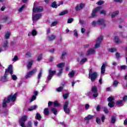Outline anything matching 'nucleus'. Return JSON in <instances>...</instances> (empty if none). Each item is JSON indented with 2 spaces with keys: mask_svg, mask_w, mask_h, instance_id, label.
Here are the masks:
<instances>
[{
  "mask_svg": "<svg viewBox=\"0 0 127 127\" xmlns=\"http://www.w3.org/2000/svg\"><path fill=\"white\" fill-rule=\"evenodd\" d=\"M16 97H17V93H15L13 95L10 94L8 96L7 98H5L3 100L2 107L3 108H6V103H8L10 102H14L16 100Z\"/></svg>",
  "mask_w": 127,
  "mask_h": 127,
  "instance_id": "obj_1",
  "label": "nucleus"
},
{
  "mask_svg": "<svg viewBox=\"0 0 127 127\" xmlns=\"http://www.w3.org/2000/svg\"><path fill=\"white\" fill-rule=\"evenodd\" d=\"M98 77V72H93V69L91 68L89 70V79H90L91 82H95L96 79Z\"/></svg>",
  "mask_w": 127,
  "mask_h": 127,
  "instance_id": "obj_2",
  "label": "nucleus"
},
{
  "mask_svg": "<svg viewBox=\"0 0 127 127\" xmlns=\"http://www.w3.org/2000/svg\"><path fill=\"white\" fill-rule=\"evenodd\" d=\"M10 74L12 80L15 81V80L17 79V77L16 75L13 74V70H12V65L10 64L8 66V69H6L5 70V74Z\"/></svg>",
  "mask_w": 127,
  "mask_h": 127,
  "instance_id": "obj_3",
  "label": "nucleus"
},
{
  "mask_svg": "<svg viewBox=\"0 0 127 127\" xmlns=\"http://www.w3.org/2000/svg\"><path fill=\"white\" fill-rule=\"evenodd\" d=\"M92 25L96 26V25H102L103 27L106 26L105 24V20L104 19H99L97 21H94L92 22Z\"/></svg>",
  "mask_w": 127,
  "mask_h": 127,
  "instance_id": "obj_4",
  "label": "nucleus"
},
{
  "mask_svg": "<svg viewBox=\"0 0 127 127\" xmlns=\"http://www.w3.org/2000/svg\"><path fill=\"white\" fill-rule=\"evenodd\" d=\"M26 120H27V116L25 115L23 116L19 120V124L22 127H25V122H26Z\"/></svg>",
  "mask_w": 127,
  "mask_h": 127,
  "instance_id": "obj_5",
  "label": "nucleus"
},
{
  "mask_svg": "<svg viewBox=\"0 0 127 127\" xmlns=\"http://www.w3.org/2000/svg\"><path fill=\"white\" fill-rule=\"evenodd\" d=\"M48 81H50L51 79H52V77L55 75V73H56V71L55 70H52L51 69H49L48 70Z\"/></svg>",
  "mask_w": 127,
  "mask_h": 127,
  "instance_id": "obj_6",
  "label": "nucleus"
},
{
  "mask_svg": "<svg viewBox=\"0 0 127 127\" xmlns=\"http://www.w3.org/2000/svg\"><path fill=\"white\" fill-rule=\"evenodd\" d=\"M36 72H37V69L34 68L31 71L27 72V75L25 76V79H28V78H30V77H31V76L33 75H34Z\"/></svg>",
  "mask_w": 127,
  "mask_h": 127,
  "instance_id": "obj_7",
  "label": "nucleus"
},
{
  "mask_svg": "<svg viewBox=\"0 0 127 127\" xmlns=\"http://www.w3.org/2000/svg\"><path fill=\"white\" fill-rule=\"evenodd\" d=\"M108 102H110L108 103V106H109L110 108H114L115 107V102H114V97H109L107 99Z\"/></svg>",
  "mask_w": 127,
  "mask_h": 127,
  "instance_id": "obj_8",
  "label": "nucleus"
},
{
  "mask_svg": "<svg viewBox=\"0 0 127 127\" xmlns=\"http://www.w3.org/2000/svg\"><path fill=\"white\" fill-rule=\"evenodd\" d=\"M68 105H69V102L66 101L64 105V111L66 114L70 113V109L68 108Z\"/></svg>",
  "mask_w": 127,
  "mask_h": 127,
  "instance_id": "obj_9",
  "label": "nucleus"
},
{
  "mask_svg": "<svg viewBox=\"0 0 127 127\" xmlns=\"http://www.w3.org/2000/svg\"><path fill=\"white\" fill-rule=\"evenodd\" d=\"M33 12H42L43 11V7L39 6V7H33Z\"/></svg>",
  "mask_w": 127,
  "mask_h": 127,
  "instance_id": "obj_10",
  "label": "nucleus"
},
{
  "mask_svg": "<svg viewBox=\"0 0 127 127\" xmlns=\"http://www.w3.org/2000/svg\"><path fill=\"white\" fill-rule=\"evenodd\" d=\"M101 8H102V7H101V6H98V7L94 8V9L93 10V12L91 14V15H92V17H95V16H96L97 15V13Z\"/></svg>",
  "mask_w": 127,
  "mask_h": 127,
  "instance_id": "obj_11",
  "label": "nucleus"
},
{
  "mask_svg": "<svg viewBox=\"0 0 127 127\" xmlns=\"http://www.w3.org/2000/svg\"><path fill=\"white\" fill-rule=\"evenodd\" d=\"M41 16H42L41 14H36L34 15V13H33L32 19L33 21L38 20V19H40Z\"/></svg>",
  "mask_w": 127,
  "mask_h": 127,
  "instance_id": "obj_12",
  "label": "nucleus"
},
{
  "mask_svg": "<svg viewBox=\"0 0 127 127\" xmlns=\"http://www.w3.org/2000/svg\"><path fill=\"white\" fill-rule=\"evenodd\" d=\"M84 7H85V4L80 3L75 7V10H76V11H79V10H81V9H83V8H84Z\"/></svg>",
  "mask_w": 127,
  "mask_h": 127,
  "instance_id": "obj_13",
  "label": "nucleus"
},
{
  "mask_svg": "<svg viewBox=\"0 0 127 127\" xmlns=\"http://www.w3.org/2000/svg\"><path fill=\"white\" fill-rule=\"evenodd\" d=\"M96 52V50L94 49H90L86 52V56H89V55H93Z\"/></svg>",
  "mask_w": 127,
  "mask_h": 127,
  "instance_id": "obj_14",
  "label": "nucleus"
},
{
  "mask_svg": "<svg viewBox=\"0 0 127 127\" xmlns=\"http://www.w3.org/2000/svg\"><path fill=\"white\" fill-rule=\"evenodd\" d=\"M106 67H107V63H103V64L101 68V73L105 74V72H106Z\"/></svg>",
  "mask_w": 127,
  "mask_h": 127,
  "instance_id": "obj_15",
  "label": "nucleus"
},
{
  "mask_svg": "<svg viewBox=\"0 0 127 127\" xmlns=\"http://www.w3.org/2000/svg\"><path fill=\"white\" fill-rule=\"evenodd\" d=\"M2 47L4 49V50H6L7 48H8V41L6 40L4 41L2 45Z\"/></svg>",
  "mask_w": 127,
  "mask_h": 127,
  "instance_id": "obj_16",
  "label": "nucleus"
},
{
  "mask_svg": "<svg viewBox=\"0 0 127 127\" xmlns=\"http://www.w3.org/2000/svg\"><path fill=\"white\" fill-rule=\"evenodd\" d=\"M93 118H94V116L88 115L87 116L84 118V120L85 121H90L91 120H93Z\"/></svg>",
  "mask_w": 127,
  "mask_h": 127,
  "instance_id": "obj_17",
  "label": "nucleus"
},
{
  "mask_svg": "<svg viewBox=\"0 0 127 127\" xmlns=\"http://www.w3.org/2000/svg\"><path fill=\"white\" fill-rule=\"evenodd\" d=\"M7 75H8V74H5L3 77L1 78V81L2 82H6L7 81V79L6 78Z\"/></svg>",
  "mask_w": 127,
  "mask_h": 127,
  "instance_id": "obj_18",
  "label": "nucleus"
},
{
  "mask_svg": "<svg viewBox=\"0 0 127 127\" xmlns=\"http://www.w3.org/2000/svg\"><path fill=\"white\" fill-rule=\"evenodd\" d=\"M56 38L55 35H51V36L48 37V40L49 41H52L54 40Z\"/></svg>",
  "mask_w": 127,
  "mask_h": 127,
  "instance_id": "obj_19",
  "label": "nucleus"
},
{
  "mask_svg": "<svg viewBox=\"0 0 127 127\" xmlns=\"http://www.w3.org/2000/svg\"><path fill=\"white\" fill-rule=\"evenodd\" d=\"M114 41L115 43H122V41L120 40V38L118 37H114Z\"/></svg>",
  "mask_w": 127,
  "mask_h": 127,
  "instance_id": "obj_20",
  "label": "nucleus"
},
{
  "mask_svg": "<svg viewBox=\"0 0 127 127\" xmlns=\"http://www.w3.org/2000/svg\"><path fill=\"white\" fill-rule=\"evenodd\" d=\"M44 115H46V116H49L50 115V112H49V109L48 108H45L44 110Z\"/></svg>",
  "mask_w": 127,
  "mask_h": 127,
  "instance_id": "obj_21",
  "label": "nucleus"
},
{
  "mask_svg": "<svg viewBox=\"0 0 127 127\" xmlns=\"http://www.w3.org/2000/svg\"><path fill=\"white\" fill-rule=\"evenodd\" d=\"M10 34H11V33L10 32H7L5 34V36H4V38L5 39H9V37L10 36Z\"/></svg>",
  "mask_w": 127,
  "mask_h": 127,
  "instance_id": "obj_22",
  "label": "nucleus"
},
{
  "mask_svg": "<svg viewBox=\"0 0 127 127\" xmlns=\"http://www.w3.org/2000/svg\"><path fill=\"white\" fill-rule=\"evenodd\" d=\"M35 119H36V120H37L38 121H41V115H40V114L37 113L36 116L35 117Z\"/></svg>",
  "mask_w": 127,
  "mask_h": 127,
  "instance_id": "obj_23",
  "label": "nucleus"
},
{
  "mask_svg": "<svg viewBox=\"0 0 127 127\" xmlns=\"http://www.w3.org/2000/svg\"><path fill=\"white\" fill-rule=\"evenodd\" d=\"M68 75L69 78H73L74 76H75V72L74 70H72L68 73Z\"/></svg>",
  "mask_w": 127,
  "mask_h": 127,
  "instance_id": "obj_24",
  "label": "nucleus"
},
{
  "mask_svg": "<svg viewBox=\"0 0 127 127\" xmlns=\"http://www.w3.org/2000/svg\"><path fill=\"white\" fill-rule=\"evenodd\" d=\"M38 107L37 105H34L30 108H28V111H34V110H36L37 108Z\"/></svg>",
  "mask_w": 127,
  "mask_h": 127,
  "instance_id": "obj_25",
  "label": "nucleus"
},
{
  "mask_svg": "<svg viewBox=\"0 0 127 127\" xmlns=\"http://www.w3.org/2000/svg\"><path fill=\"white\" fill-rule=\"evenodd\" d=\"M91 91L92 93H96L97 92H98V89L97 88L96 86H92V88L91 89Z\"/></svg>",
  "mask_w": 127,
  "mask_h": 127,
  "instance_id": "obj_26",
  "label": "nucleus"
},
{
  "mask_svg": "<svg viewBox=\"0 0 127 127\" xmlns=\"http://www.w3.org/2000/svg\"><path fill=\"white\" fill-rule=\"evenodd\" d=\"M32 64H33V61H31L28 62L27 64L28 69H30L31 68V66H32Z\"/></svg>",
  "mask_w": 127,
  "mask_h": 127,
  "instance_id": "obj_27",
  "label": "nucleus"
},
{
  "mask_svg": "<svg viewBox=\"0 0 127 127\" xmlns=\"http://www.w3.org/2000/svg\"><path fill=\"white\" fill-rule=\"evenodd\" d=\"M119 13V11H116L113 12L111 15V17H112V18H114V17H115L116 15H118Z\"/></svg>",
  "mask_w": 127,
  "mask_h": 127,
  "instance_id": "obj_28",
  "label": "nucleus"
},
{
  "mask_svg": "<svg viewBox=\"0 0 127 127\" xmlns=\"http://www.w3.org/2000/svg\"><path fill=\"white\" fill-rule=\"evenodd\" d=\"M57 66L59 68H63V67H64V66H65V63H61L59 64H57Z\"/></svg>",
  "mask_w": 127,
  "mask_h": 127,
  "instance_id": "obj_29",
  "label": "nucleus"
},
{
  "mask_svg": "<svg viewBox=\"0 0 127 127\" xmlns=\"http://www.w3.org/2000/svg\"><path fill=\"white\" fill-rule=\"evenodd\" d=\"M103 36H100L97 39V42H98L99 43H101L103 41Z\"/></svg>",
  "mask_w": 127,
  "mask_h": 127,
  "instance_id": "obj_30",
  "label": "nucleus"
},
{
  "mask_svg": "<svg viewBox=\"0 0 127 127\" xmlns=\"http://www.w3.org/2000/svg\"><path fill=\"white\" fill-rule=\"evenodd\" d=\"M116 105L117 107H122V106H123V101H117Z\"/></svg>",
  "mask_w": 127,
  "mask_h": 127,
  "instance_id": "obj_31",
  "label": "nucleus"
},
{
  "mask_svg": "<svg viewBox=\"0 0 127 127\" xmlns=\"http://www.w3.org/2000/svg\"><path fill=\"white\" fill-rule=\"evenodd\" d=\"M100 46H101V43H99L97 42L96 45L94 46V48H95V49L97 48H100Z\"/></svg>",
  "mask_w": 127,
  "mask_h": 127,
  "instance_id": "obj_32",
  "label": "nucleus"
},
{
  "mask_svg": "<svg viewBox=\"0 0 127 127\" xmlns=\"http://www.w3.org/2000/svg\"><path fill=\"white\" fill-rule=\"evenodd\" d=\"M51 6L54 8H57V4H56V2H53L51 4Z\"/></svg>",
  "mask_w": 127,
  "mask_h": 127,
  "instance_id": "obj_33",
  "label": "nucleus"
},
{
  "mask_svg": "<svg viewBox=\"0 0 127 127\" xmlns=\"http://www.w3.org/2000/svg\"><path fill=\"white\" fill-rule=\"evenodd\" d=\"M67 13H68V11L67 10H64L63 12H61L60 14L59 15L61 16V15H64L65 14H67Z\"/></svg>",
  "mask_w": 127,
  "mask_h": 127,
  "instance_id": "obj_34",
  "label": "nucleus"
},
{
  "mask_svg": "<svg viewBox=\"0 0 127 127\" xmlns=\"http://www.w3.org/2000/svg\"><path fill=\"white\" fill-rule=\"evenodd\" d=\"M118 85H119V81H118V80H114V81L113 82V87H117V86H118Z\"/></svg>",
  "mask_w": 127,
  "mask_h": 127,
  "instance_id": "obj_35",
  "label": "nucleus"
},
{
  "mask_svg": "<svg viewBox=\"0 0 127 127\" xmlns=\"http://www.w3.org/2000/svg\"><path fill=\"white\" fill-rule=\"evenodd\" d=\"M111 123L112 124H115L116 123V117L115 116H113L111 118Z\"/></svg>",
  "mask_w": 127,
  "mask_h": 127,
  "instance_id": "obj_36",
  "label": "nucleus"
},
{
  "mask_svg": "<svg viewBox=\"0 0 127 127\" xmlns=\"http://www.w3.org/2000/svg\"><path fill=\"white\" fill-rule=\"evenodd\" d=\"M87 58H84V59H82L80 62V64L82 65V64L85 63V62H86L87 61Z\"/></svg>",
  "mask_w": 127,
  "mask_h": 127,
  "instance_id": "obj_37",
  "label": "nucleus"
},
{
  "mask_svg": "<svg viewBox=\"0 0 127 127\" xmlns=\"http://www.w3.org/2000/svg\"><path fill=\"white\" fill-rule=\"evenodd\" d=\"M64 87L63 86H60L59 88L57 89V92H62L63 91Z\"/></svg>",
  "mask_w": 127,
  "mask_h": 127,
  "instance_id": "obj_38",
  "label": "nucleus"
},
{
  "mask_svg": "<svg viewBox=\"0 0 127 127\" xmlns=\"http://www.w3.org/2000/svg\"><path fill=\"white\" fill-rule=\"evenodd\" d=\"M51 111L54 115H56L57 114V109L52 108Z\"/></svg>",
  "mask_w": 127,
  "mask_h": 127,
  "instance_id": "obj_39",
  "label": "nucleus"
},
{
  "mask_svg": "<svg viewBox=\"0 0 127 127\" xmlns=\"http://www.w3.org/2000/svg\"><path fill=\"white\" fill-rule=\"evenodd\" d=\"M42 76V69H41V70H40V73L38 75V79H40Z\"/></svg>",
  "mask_w": 127,
  "mask_h": 127,
  "instance_id": "obj_40",
  "label": "nucleus"
},
{
  "mask_svg": "<svg viewBox=\"0 0 127 127\" xmlns=\"http://www.w3.org/2000/svg\"><path fill=\"white\" fill-rule=\"evenodd\" d=\"M58 24V22L57 21L53 22L51 25V27H53V26H56V25H57Z\"/></svg>",
  "mask_w": 127,
  "mask_h": 127,
  "instance_id": "obj_41",
  "label": "nucleus"
},
{
  "mask_svg": "<svg viewBox=\"0 0 127 127\" xmlns=\"http://www.w3.org/2000/svg\"><path fill=\"white\" fill-rule=\"evenodd\" d=\"M17 60H18V57H17V56H15L14 58L12 59V61L13 62H16Z\"/></svg>",
  "mask_w": 127,
  "mask_h": 127,
  "instance_id": "obj_42",
  "label": "nucleus"
},
{
  "mask_svg": "<svg viewBox=\"0 0 127 127\" xmlns=\"http://www.w3.org/2000/svg\"><path fill=\"white\" fill-rule=\"evenodd\" d=\"M53 105L54 107H59V106H60V104H59V103L57 101H55L53 103Z\"/></svg>",
  "mask_w": 127,
  "mask_h": 127,
  "instance_id": "obj_43",
  "label": "nucleus"
},
{
  "mask_svg": "<svg viewBox=\"0 0 127 127\" xmlns=\"http://www.w3.org/2000/svg\"><path fill=\"white\" fill-rule=\"evenodd\" d=\"M37 34V32L35 30H33L32 31V36H35Z\"/></svg>",
  "mask_w": 127,
  "mask_h": 127,
  "instance_id": "obj_44",
  "label": "nucleus"
},
{
  "mask_svg": "<svg viewBox=\"0 0 127 127\" xmlns=\"http://www.w3.org/2000/svg\"><path fill=\"white\" fill-rule=\"evenodd\" d=\"M96 122L98 125H101V119L100 118L97 117L96 118Z\"/></svg>",
  "mask_w": 127,
  "mask_h": 127,
  "instance_id": "obj_45",
  "label": "nucleus"
},
{
  "mask_svg": "<svg viewBox=\"0 0 127 127\" xmlns=\"http://www.w3.org/2000/svg\"><path fill=\"white\" fill-rule=\"evenodd\" d=\"M68 96H69L68 93H66V94H64L63 95V97L64 99H67V98H68Z\"/></svg>",
  "mask_w": 127,
  "mask_h": 127,
  "instance_id": "obj_46",
  "label": "nucleus"
},
{
  "mask_svg": "<svg viewBox=\"0 0 127 127\" xmlns=\"http://www.w3.org/2000/svg\"><path fill=\"white\" fill-rule=\"evenodd\" d=\"M27 127H32V123L31 121H29L27 125H26Z\"/></svg>",
  "mask_w": 127,
  "mask_h": 127,
  "instance_id": "obj_47",
  "label": "nucleus"
},
{
  "mask_svg": "<svg viewBox=\"0 0 127 127\" xmlns=\"http://www.w3.org/2000/svg\"><path fill=\"white\" fill-rule=\"evenodd\" d=\"M36 99V96L35 95H33L31 99L30 102L31 103V102H33V101H34Z\"/></svg>",
  "mask_w": 127,
  "mask_h": 127,
  "instance_id": "obj_48",
  "label": "nucleus"
},
{
  "mask_svg": "<svg viewBox=\"0 0 127 127\" xmlns=\"http://www.w3.org/2000/svg\"><path fill=\"white\" fill-rule=\"evenodd\" d=\"M121 68V70H125L126 69H127V66L125 65H122L121 66H120Z\"/></svg>",
  "mask_w": 127,
  "mask_h": 127,
  "instance_id": "obj_49",
  "label": "nucleus"
},
{
  "mask_svg": "<svg viewBox=\"0 0 127 127\" xmlns=\"http://www.w3.org/2000/svg\"><path fill=\"white\" fill-rule=\"evenodd\" d=\"M98 5H102V4H104L105 3V1L103 0H100L98 2Z\"/></svg>",
  "mask_w": 127,
  "mask_h": 127,
  "instance_id": "obj_50",
  "label": "nucleus"
},
{
  "mask_svg": "<svg viewBox=\"0 0 127 127\" xmlns=\"http://www.w3.org/2000/svg\"><path fill=\"white\" fill-rule=\"evenodd\" d=\"M103 111L105 114L109 113V110L106 107H103Z\"/></svg>",
  "mask_w": 127,
  "mask_h": 127,
  "instance_id": "obj_51",
  "label": "nucleus"
},
{
  "mask_svg": "<svg viewBox=\"0 0 127 127\" xmlns=\"http://www.w3.org/2000/svg\"><path fill=\"white\" fill-rule=\"evenodd\" d=\"M25 7V4L23 5L19 9L18 11H22L23 8Z\"/></svg>",
  "mask_w": 127,
  "mask_h": 127,
  "instance_id": "obj_52",
  "label": "nucleus"
},
{
  "mask_svg": "<svg viewBox=\"0 0 127 127\" xmlns=\"http://www.w3.org/2000/svg\"><path fill=\"white\" fill-rule=\"evenodd\" d=\"M63 71V69H61L60 70V72H58V74H57V76H58V77H59L60 76H61V74H62Z\"/></svg>",
  "mask_w": 127,
  "mask_h": 127,
  "instance_id": "obj_53",
  "label": "nucleus"
},
{
  "mask_svg": "<svg viewBox=\"0 0 127 127\" xmlns=\"http://www.w3.org/2000/svg\"><path fill=\"white\" fill-rule=\"evenodd\" d=\"M73 33H74V36H76V37H78V32H77V30H74L73 31Z\"/></svg>",
  "mask_w": 127,
  "mask_h": 127,
  "instance_id": "obj_54",
  "label": "nucleus"
},
{
  "mask_svg": "<svg viewBox=\"0 0 127 127\" xmlns=\"http://www.w3.org/2000/svg\"><path fill=\"white\" fill-rule=\"evenodd\" d=\"M26 55L27 57H31L32 54L31 52H27Z\"/></svg>",
  "mask_w": 127,
  "mask_h": 127,
  "instance_id": "obj_55",
  "label": "nucleus"
},
{
  "mask_svg": "<svg viewBox=\"0 0 127 127\" xmlns=\"http://www.w3.org/2000/svg\"><path fill=\"white\" fill-rule=\"evenodd\" d=\"M42 59V55H40L38 56L37 61H40Z\"/></svg>",
  "mask_w": 127,
  "mask_h": 127,
  "instance_id": "obj_56",
  "label": "nucleus"
},
{
  "mask_svg": "<svg viewBox=\"0 0 127 127\" xmlns=\"http://www.w3.org/2000/svg\"><path fill=\"white\" fill-rule=\"evenodd\" d=\"M73 21V18H69L67 20V23H72Z\"/></svg>",
  "mask_w": 127,
  "mask_h": 127,
  "instance_id": "obj_57",
  "label": "nucleus"
},
{
  "mask_svg": "<svg viewBox=\"0 0 127 127\" xmlns=\"http://www.w3.org/2000/svg\"><path fill=\"white\" fill-rule=\"evenodd\" d=\"M67 54V52H64L62 54V57H61V59H63V57H64V56H65V55H66Z\"/></svg>",
  "mask_w": 127,
  "mask_h": 127,
  "instance_id": "obj_58",
  "label": "nucleus"
},
{
  "mask_svg": "<svg viewBox=\"0 0 127 127\" xmlns=\"http://www.w3.org/2000/svg\"><path fill=\"white\" fill-rule=\"evenodd\" d=\"M100 13H101V14H105V15H106V10H102L100 11Z\"/></svg>",
  "mask_w": 127,
  "mask_h": 127,
  "instance_id": "obj_59",
  "label": "nucleus"
},
{
  "mask_svg": "<svg viewBox=\"0 0 127 127\" xmlns=\"http://www.w3.org/2000/svg\"><path fill=\"white\" fill-rule=\"evenodd\" d=\"M79 22L80 24H86V22H85V21L83 20H80Z\"/></svg>",
  "mask_w": 127,
  "mask_h": 127,
  "instance_id": "obj_60",
  "label": "nucleus"
},
{
  "mask_svg": "<svg viewBox=\"0 0 127 127\" xmlns=\"http://www.w3.org/2000/svg\"><path fill=\"white\" fill-rule=\"evenodd\" d=\"M85 108L86 110H88V109L90 108V105H89V104H85Z\"/></svg>",
  "mask_w": 127,
  "mask_h": 127,
  "instance_id": "obj_61",
  "label": "nucleus"
},
{
  "mask_svg": "<svg viewBox=\"0 0 127 127\" xmlns=\"http://www.w3.org/2000/svg\"><path fill=\"white\" fill-rule=\"evenodd\" d=\"M115 2H122L123 0H114Z\"/></svg>",
  "mask_w": 127,
  "mask_h": 127,
  "instance_id": "obj_62",
  "label": "nucleus"
},
{
  "mask_svg": "<svg viewBox=\"0 0 127 127\" xmlns=\"http://www.w3.org/2000/svg\"><path fill=\"white\" fill-rule=\"evenodd\" d=\"M86 31V30L85 29V28H81V33H85V31Z\"/></svg>",
  "mask_w": 127,
  "mask_h": 127,
  "instance_id": "obj_63",
  "label": "nucleus"
},
{
  "mask_svg": "<svg viewBox=\"0 0 127 127\" xmlns=\"http://www.w3.org/2000/svg\"><path fill=\"white\" fill-rule=\"evenodd\" d=\"M123 101H127V96H124V97L123 98Z\"/></svg>",
  "mask_w": 127,
  "mask_h": 127,
  "instance_id": "obj_64",
  "label": "nucleus"
}]
</instances>
